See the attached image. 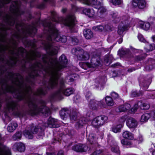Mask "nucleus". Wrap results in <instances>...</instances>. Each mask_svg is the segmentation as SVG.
Wrapping results in <instances>:
<instances>
[{
    "mask_svg": "<svg viewBox=\"0 0 155 155\" xmlns=\"http://www.w3.org/2000/svg\"><path fill=\"white\" fill-rule=\"evenodd\" d=\"M0 83L3 85H5L4 90L3 93H11L15 94L14 97L17 99L18 101H21L25 99V96L21 92L19 91V90H17L15 89L13 91H11L10 88H13V87L12 86H9L7 84V81L5 79L2 78L0 79Z\"/></svg>",
    "mask_w": 155,
    "mask_h": 155,
    "instance_id": "obj_1",
    "label": "nucleus"
},
{
    "mask_svg": "<svg viewBox=\"0 0 155 155\" xmlns=\"http://www.w3.org/2000/svg\"><path fill=\"white\" fill-rule=\"evenodd\" d=\"M46 26L49 27L50 32L55 37L54 39L56 41L62 43H65L67 41L66 36L64 35H59L58 30L54 25H52L51 22L46 23Z\"/></svg>",
    "mask_w": 155,
    "mask_h": 155,
    "instance_id": "obj_2",
    "label": "nucleus"
},
{
    "mask_svg": "<svg viewBox=\"0 0 155 155\" xmlns=\"http://www.w3.org/2000/svg\"><path fill=\"white\" fill-rule=\"evenodd\" d=\"M72 54L77 56L79 60H87L90 58L89 54L84 53L83 50L81 48L77 47L73 48L72 50Z\"/></svg>",
    "mask_w": 155,
    "mask_h": 155,
    "instance_id": "obj_3",
    "label": "nucleus"
},
{
    "mask_svg": "<svg viewBox=\"0 0 155 155\" xmlns=\"http://www.w3.org/2000/svg\"><path fill=\"white\" fill-rule=\"evenodd\" d=\"M6 105L7 109L9 111L13 112L14 115L18 117L21 115V113L18 111L19 105L16 101L12 100L7 101Z\"/></svg>",
    "mask_w": 155,
    "mask_h": 155,
    "instance_id": "obj_4",
    "label": "nucleus"
},
{
    "mask_svg": "<svg viewBox=\"0 0 155 155\" xmlns=\"http://www.w3.org/2000/svg\"><path fill=\"white\" fill-rule=\"evenodd\" d=\"M62 73L60 72H52L51 76L49 79L50 86H48L47 87L48 89H53L58 85V81Z\"/></svg>",
    "mask_w": 155,
    "mask_h": 155,
    "instance_id": "obj_5",
    "label": "nucleus"
},
{
    "mask_svg": "<svg viewBox=\"0 0 155 155\" xmlns=\"http://www.w3.org/2000/svg\"><path fill=\"white\" fill-rule=\"evenodd\" d=\"M76 18L74 16L68 15L65 18L62 19V22L64 26L68 27L72 30L76 25Z\"/></svg>",
    "mask_w": 155,
    "mask_h": 155,
    "instance_id": "obj_6",
    "label": "nucleus"
},
{
    "mask_svg": "<svg viewBox=\"0 0 155 155\" xmlns=\"http://www.w3.org/2000/svg\"><path fill=\"white\" fill-rule=\"evenodd\" d=\"M108 120V117L104 115L96 117L92 121V124L95 128H98L103 125Z\"/></svg>",
    "mask_w": 155,
    "mask_h": 155,
    "instance_id": "obj_7",
    "label": "nucleus"
},
{
    "mask_svg": "<svg viewBox=\"0 0 155 155\" xmlns=\"http://www.w3.org/2000/svg\"><path fill=\"white\" fill-rule=\"evenodd\" d=\"M88 106L92 110H97L98 108H104L107 106L104 100L97 101L94 99H91L89 101Z\"/></svg>",
    "mask_w": 155,
    "mask_h": 155,
    "instance_id": "obj_8",
    "label": "nucleus"
},
{
    "mask_svg": "<svg viewBox=\"0 0 155 155\" xmlns=\"http://www.w3.org/2000/svg\"><path fill=\"white\" fill-rule=\"evenodd\" d=\"M100 59L97 55H93L91 59V63L86 62L84 63L83 65L86 66L89 68H95L101 65Z\"/></svg>",
    "mask_w": 155,
    "mask_h": 155,
    "instance_id": "obj_9",
    "label": "nucleus"
},
{
    "mask_svg": "<svg viewBox=\"0 0 155 155\" xmlns=\"http://www.w3.org/2000/svg\"><path fill=\"white\" fill-rule=\"evenodd\" d=\"M131 4L133 8L144 11L146 8L147 3L145 0H132Z\"/></svg>",
    "mask_w": 155,
    "mask_h": 155,
    "instance_id": "obj_10",
    "label": "nucleus"
},
{
    "mask_svg": "<svg viewBox=\"0 0 155 155\" xmlns=\"http://www.w3.org/2000/svg\"><path fill=\"white\" fill-rule=\"evenodd\" d=\"M19 2L18 0L13 1L10 7V11L11 12L15 13V15L17 16L23 15L25 13L24 11H20L18 7Z\"/></svg>",
    "mask_w": 155,
    "mask_h": 155,
    "instance_id": "obj_11",
    "label": "nucleus"
},
{
    "mask_svg": "<svg viewBox=\"0 0 155 155\" xmlns=\"http://www.w3.org/2000/svg\"><path fill=\"white\" fill-rule=\"evenodd\" d=\"M42 114L46 116H48L50 114V110L48 107L39 106L35 112L32 113V116Z\"/></svg>",
    "mask_w": 155,
    "mask_h": 155,
    "instance_id": "obj_12",
    "label": "nucleus"
},
{
    "mask_svg": "<svg viewBox=\"0 0 155 155\" xmlns=\"http://www.w3.org/2000/svg\"><path fill=\"white\" fill-rule=\"evenodd\" d=\"M44 49L47 53L49 55L53 56L56 55L58 53L57 49L54 48L50 42H48L44 44Z\"/></svg>",
    "mask_w": 155,
    "mask_h": 155,
    "instance_id": "obj_13",
    "label": "nucleus"
},
{
    "mask_svg": "<svg viewBox=\"0 0 155 155\" xmlns=\"http://www.w3.org/2000/svg\"><path fill=\"white\" fill-rule=\"evenodd\" d=\"M72 150L77 152L83 153L88 150V146L85 144L79 143L75 144L72 147Z\"/></svg>",
    "mask_w": 155,
    "mask_h": 155,
    "instance_id": "obj_14",
    "label": "nucleus"
},
{
    "mask_svg": "<svg viewBox=\"0 0 155 155\" xmlns=\"http://www.w3.org/2000/svg\"><path fill=\"white\" fill-rule=\"evenodd\" d=\"M35 97H33L32 98L29 97V100L27 101L28 106L30 110L28 111V114L31 116H32V113L35 112L39 106L36 103H34V101H35Z\"/></svg>",
    "mask_w": 155,
    "mask_h": 155,
    "instance_id": "obj_15",
    "label": "nucleus"
},
{
    "mask_svg": "<svg viewBox=\"0 0 155 155\" xmlns=\"http://www.w3.org/2000/svg\"><path fill=\"white\" fill-rule=\"evenodd\" d=\"M40 20V18H39V21L36 22L35 23H31L32 25H28L30 27L27 29L26 32L27 34L30 37H34L38 31L36 25L38 23Z\"/></svg>",
    "mask_w": 155,
    "mask_h": 155,
    "instance_id": "obj_16",
    "label": "nucleus"
},
{
    "mask_svg": "<svg viewBox=\"0 0 155 155\" xmlns=\"http://www.w3.org/2000/svg\"><path fill=\"white\" fill-rule=\"evenodd\" d=\"M30 127V129L34 134H36L38 133V136H41L44 133L43 128L40 126H34V124L32 123Z\"/></svg>",
    "mask_w": 155,
    "mask_h": 155,
    "instance_id": "obj_17",
    "label": "nucleus"
},
{
    "mask_svg": "<svg viewBox=\"0 0 155 155\" xmlns=\"http://www.w3.org/2000/svg\"><path fill=\"white\" fill-rule=\"evenodd\" d=\"M93 5L95 6L94 7L96 8H98V10L99 11L100 17L101 18L103 17L106 11V9L103 8H100L101 6V3L100 2H98L97 0H93Z\"/></svg>",
    "mask_w": 155,
    "mask_h": 155,
    "instance_id": "obj_18",
    "label": "nucleus"
},
{
    "mask_svg": "<svg viewBox=\"0 0 155 155\" xmlns=\"http://www.w3.org/2000/svg\"><path fill=\"white\" fill-rule=\"evenodd\" d=\"M4 18L5 19L4 20L5 22L8 25L13 26L15 25L17 20L16 18H14L8 14L6 15Z\"/></svg>",
    "mask_w": 155,
    "mask_h": 155,
    "instance_id": "obj_19",
    "label": "nucleus"
},
{
    "mask_svg": "<svg viewBox=\"0 0 155 155\" xmlns=\"http://www.w3.org/2000/svg\"><path fill=\"white\" fill-rule=\"evenodd\" d=\"M47 86L44 87H39L37 90L36 95L38 96H45L48 94V91L51 90L48 89Z\"/></svg>",
    "mask_w": 155,
    "mask_h": 155,
    "instance_id": "obj_20",
    "label": "nucleus"
},
{
    "mask_svg": "<svg viewBox=\"0 0 155 155\" xmlns=\"http://www.w3.org/2000/svg\"><path fill=\"white\" fill-rule=\"evenodd\" d=\"M126 124L127 127L130 128H135L137 125V121L132 117L128 119L126 121Z\"/></svg>",
    "mask_w": 155,
    "mask_h": 155,
    "instance_id": "obj_21",
    "label": "nucleus"
},
{
    "mask_svg": "<svg viewBox=\"0 0 155 155\" xmlns=\"http://www.w3.org/2000/svg\"><path fill=\"white\" fill-rule=\"evenodd\" d=\"M8 76L9 77L10 79H18V77H20V79L22 80L23 79V76L18 73H14L12 72H7Z\"/></svg>",
    "mask_w": 155,
    "mask_h": 155,
    "instance_id": "obj_22",
    "label": "nucleus"
},
{
    "mask_svg": "<svg viewBox=\"0 0 155 155\" xmlns=\"http://www.w3.org/2000/svg\"><path fill=\"white\" fill-rule=\"evenodd\" d=\"M27 52V51L26 49L22 46H20L18 47V51L16 52H15L14 51H12V54H15L17 56L21 55V57H23L24 54Z\"/></svg>",
    "mask_w": 155,
    "mask_h": 155,
    "instance_id": "obj_23",
    "label": "nucleus"
},
{
    "mask_svg": "<svg viewBox=\"0 0 155 155\" xmlns=\"http://www.w3.org/2000/svg\"><path fill=\"white\" fill-rule=\"evenodd\" d=\"M61 89L56 91L54 93L51 94L49 97L51 101H54L56 100L57 98L58 97L60 99L62 98V97L61 94Z\"/></svg>",
    "mask_w": 155,
    "mask_h": 155,
    "instance_id": "obj_24",
    "label": "nucleus"
},
{
    "mask_svg": "<svg viewBox=\"0 0 155 155\" xmlns=\"http://www.w3.org/2000/svg\"><path fill=\"white\" fill-rule=\"evenodd\" d=\"M78 112L76 109H74L70 112L69 117L71 120L75 121L78 118Z\"/></svg>",
    "mask_w": 155,
    "mask_h": 155,
    "instance_id": "obj_25",
    "label": "nucleus"
},
{
    "mask_svg": "<svg viewBox=\"0 0 155 155\" xmlns=\"http://www.w3.org/2000/svg\"><path fill=\"white\" fill-rule=\"evenodd\" d=\"M14 146L15 147L16 150L20 152H23L25 150V144L21 142L15 143Z\"/></svg>",
    "mask_w": 155,
    "mask_h": 155,
    "instance_id": "obj_26",
    "label": "nucleus"
},
{
    "mask_svg": "<svg viewBox=\"0 0 155 155\" xmlns=\"http://www.w3.org/2000/svg\"><path fill=\"white\" fill-rule=\"evenodd\" d=\"M83 13L87 16L89 18H91L93 17L95 12L93 9L89 8H84L82 11Z\"/></svg>",
    "mask_w": 155,
    "mask_h": 155,
    "instance_id": "obj_27",
    "label": "nucleus"
},
{
    "mask_svg": "<svg viewBox=\"0 0 155 155\" xmlns=\"http://www.w3.org/2000/svg\"><path fill=\"white\" fill-rule=\"evenodd\" d=\"M121 143L123 147H126L127 148H130L133 147L132 142L125 139H123L121 140Z\"/></svg>",
    "mask_w": 155,
    "mask_h": 155,
    "instance_id": "obj_28",
    "label": "nucleus"
},
{
    "mask_svg": "<svg viewBox=\"0 0 155 155\" xmlns=\"http://www.w3.org/2000/svg\"><path fill=\"white\" fill-rule=\"evenodd\" d=\"M122 136L125 139H127L130 140H132L134 138L133 134L128 131H126L123 132Z\"/></svg>",
    "mask_w": 155,
    "mask_h": 155,
    "instance_id": "obj_29",
    "label": "nucleus"
},
{
    "mask_svg": "<svg viewBox=\"0 0 155 155\" xmlns=\"http://www.w3.org/2000/svg\"><path fill=\"white\" fill-rule=\"evenodd\" d=\"M68 62V60L66 56L62 54L59 58V64L66 65Z\"/></svg>",
    "mask_w": 155,
    "mask_h": 155,
    "instance_id": "obj_30",
    "label": "nucleus"
},
{
    "mask_svg": "<svg viewBox=\"0 0 155 155\" xmlns=\"http://www.w3.org/2000/svg\"><path fill=\"white\" fill-rule=\"evenodd\" d=\"M74 89L73 87L68 88L66 89L63 90V94L66 96H69L73 94Z\"/></svg>",
    "mask_w": 155,
    "mask_h": 155,
    "instance_id": "obj_31",
    "label": "nucleus"
},
{
    "mask_svg": "<svg viewBox=\"0 0 155 155\" xmlns=\"http://www.w3.org/2000/svg\"><path fill=\"white\" fill-rule=\"evenodd\" d=\"M68 109L67 108H64L62 109L59 111V114L61 118L63 120L66 118L67 116V113H68Z\"/></svg>",
    "mask_w": 155,
    "mask_h": 155,
    "instance_id": "obj_32",
    "label": "nucleus"
},
{
    "mask_svg": "<svg viewBox=\"0 0 155 155\" xmlns=\"http://www.w3.org/2000/svg\"><path fill=\"white\" fill-rule=\"evenodd\" d=\"M18 126V124L16 123H12L9 124L7 127L8 131L11 133L13 132Z\"/></svg>",
    "mask_w": 155,
    "mask_h": 155,
    "instance_id": "obj_33",
    "label": "nucleus"
},
{
    "mask_svg": "<svg viewBox=\"0 0 155 155\" xmlns=\"http://www.w3.org/2000/svg\"><path fill=\"white\" fill-rule=\"evenodd\" d=\"M48 125H51L53 128H57L58 127V125H56V120L50 117L48 120Z\"/></svg>",
    "mask_w": 155,
    "mask_h": 155,
    "instance_id": "obj_34",
    "label": "nucleus"
},
{
    "mask_svg": "<svg viewBox=\"0 0 155 155\" xmlns=\"http://www.w3.org/2000/svg\"><path fill=\"white\" fill-rule=\"evenodd\" d=\"M83 34L85 38L87 39L91 38L93 36V33L90 29L84 31Z\"/></svg>",
    "mask_w": 155,
    "mask_h": 155,
    "instance_id": "obj_35",
    "label": "nucleus"
},
{
    "mask_svg": "<svg viewBox=\"0 0 155 155\" xmlns=\"http://www.w3.org/2000/svg\"><path fill=\"white\" fill-rule=\"evenodd\" d=\"M140 26L142 28L146 30H148L150 27L151 28V25L148 21L140 24Z\"/></svg>",
    "mask_w": 155,
    "mask_h": 155,
    "instance_id": "obj_36",
    "label": "nucleus"
},
{
    "mask_svg": "<svg viewBox=\"0 0 155 155\" xmlns=\"http://www.w3.org/2000/svg\"><path fill=\"white\" fill-rule=\"evenodd\" d=\"M105 101L106 105H107L109 106H111L114 105V102L112 98L110 96H106L105 98Z\"/></svg>",
    "mask_w": 155,
    "mask_h": 155,
    "instance_id": "obj_37",
    "label": "nucleus"
},
{
    "mask_svg": "<svg viewBox=\"0 0 155 155\" xmlns=\"http://www.w3.org/2000/svg\"><path fill=\"white\" fill-rule=\"evenodd\" d=\"M147 54L146 53H144L141 55L136 56L134 58L135 61H139L144 59L147 56Z\"/></svg>",
    "mask_w": 155,
    "mask_h": 155,
    "instance_id": "obj_38",
    "label": "nucleus"
},
{
    "mask_svg": "<svg viewBox=\"0 0 155 155\" xmlns=\"http://www.w3.org/2000/svg\"><path fill=\"white\" fill-rule=\"evenodd\" d=\"M123 126V125L122 124H120L114 126L112 127V130L115 133L120 132Z\"/></svg>",
    "mask_w": 155,
    "mask_h": 155,
    "instance_id": "obj_39",
    "label": "nucleus"
},
{
    "mask_svg": "<svg viewBox=\"0 0 155 155\" xmlns=\"http://www.w3.org/2000/svg\"><path fill=\"white\" fill-rule=\"evenodd\" d=\"M138 101L140 102L141 104L140 105V107L141 109L146 110L150 108V105L149 104L146 103H143L142 101Z\"/></svg>",
    "mask_w": 155,
    "mask_h": 155,
    "instance_id": "obj_40",
    "label": "nucleus"
},
{
    "mask_svg": "<svg viewBox=\"0 0 155 155\" xmlns=\"http://www.w3.org/2000/svg\"><path fill=\"white\" fill-rule=\"evenodd\" d=\"M85 122V120H83V119L81 118L75 124V127L77 129H79L82 128Z\"/></svg>",
    "mask_w": 155,
    "mask_h": 155,
    "instance_id": "obj_41",
    "label": "nucleus"
},
{
    "mask_svg": "<svg viewBox=\"0 0 155 155\" xmlns=\"http://www.w3.org/2000/svg\"><path fill=\"white\" fill-rule=\"evenodd\" d=\"M111 150L112 152L115 153L117 154H120V152L119 147L118 146L117 143H115V144L114 146L111 147Z\"/></svg>",
    "mask_w": 155,
    "mask_h": 155,
    "instance_id": "obj_42",
    "label": "nucleus"
},
{
    "mask_svg": "<svg viewBox=\"0 0 155 155\" xmlns=\"http://www.w3.org/2000/svg\"><path fill=\"white\" fill-rule=\"evenodd\" d=\"M155 49V45L154 44H148L145 47V49L147 52L152 51Z\"/></svg>",
    "mask_w": 155,
    "mask_h": 155,
    "instance_id": "obj_43",
    "label": "nucleus"
},
{
    "mask_svg": "<svg viewBox=\"0 0 155 155\" xmlns=\"http://www.w3.org/2000/svg\"><path fill=\"white\" fill-rule=\"evenodd\" d=\"M150 114L149 113H146L143 114L141 117L140 121L141 122H147L150 117Z\"/></svg>",
    "mask_w": 155,
    "mask_h": 155,
    "instance_id": "obj_44",
    "label": "nucleus"
},
{
    "mask_svg": "<svg viewBox=\"0 0 155 155\" xmlns=\"http://www.w3.org/2000/svg\"><path fill=\"white\" fill-rule=\"evenodd\" d=\"M24 135L29 139H32L33 138V134L30 129V131L28 130H25L24 132Z\"/></svg>",
    "mask_w": 155,
    "mask_h": 155,
    "instance_id": "obj_45",
    "label": "nucleus"
},
{
    "mask_svg": "<svg viewBox=\"0 0 155 155\" xmlns=\"http://www.w3.org/2000/svg\"><path fill=\"white\" fill-rule=\"evenodd\" d=\"M52 20L54 22H58L59 18L58 17L57 13L54 11H52L51 12Z\"/></svg>",
    "mask_w": 155,
    "mask_h": 155,
    "instance_id": "obj_46",
    "label": "nucleus"
},
{
    "mask_svg": "<svg viewBox=\"0 0 155 155\" xmlns=\"http://www.w3.org/2000/svg\"><path fill=\"white\" fill-rule=\"evenodd\" d=\"M33 72L34 74L30 73L28 74L29 77L32 79H35L36 77H39L40 76V74L38 72V71L36 69H34Z\"/></svg>",
    "mask_w": 155,
    "mask_h": 155,
    "instance_id": "obj_47",
    "label": "nucleus"
},
{
    "mask_svg": "<svg viewBox=\"0 0 155 155\" xmlns=\"http://www.w3.org/2000/svg\"><path fill=\"white\" fill-rule=\"evenodd\" d=\"M44 22L42 24L43 26L45 27H47L48 28V31L49 33L50 34V35H49L47 36L46 38V40L49 41H52V36L54 37L53 35H51V33L50 32L49 28L47 26H46V23L48 22Z\"/></svg>",
    "mask_w": 155,
    "mask_h": 155,
    "instance_id": "obj_48",
    "label": "nucleus"
},
{
    "mask_svg": "<svg viewBox=\"0 0 155 155\" xmlns=\"http://www.w3.org/2000/svg\"><path fill=\"white\" fill-rule=\"evenodd\" d=\"M153 60L151 58L149 59L147 62L146 68H148L149 70H151L153 68V65L152 63Z\"/></svg>",
    "mask_w": 155,
    "mask_h": 155,
    "instance_id": "obj_49",
    "label": "nucleus"
},
{
    "mask_svg": "<svg viewBox=\"0 0 155 155\" xmlns=\"http://www.w3.org/2000/svg\"><path fill=\"white\" fill-rule=\"evenodd\" d=\"M147 20L151 25V28L155 27V17L150 16L148 18Z\"/></svg>",
    "mask_w": 155,
    "mask_h": 155,
    "instance_id": "obj_50",
    "label": "nucleus"
},
{
    "mask_svg": "<svg viewBox=\"0 0 155 155\" xmlns=\"http://www.w3.org/2000/svg\"><path fill=\"white\" fill-rule=\"evenodd\" d=\"M21 132L19 131L17 132L12 136L13 139L15 140H18L21 139Z\"/></svg>",
    "mask_w": 155,
    "mask_h": 155,
    "instance_id": "obj_51",
    "label": "nucleus"
},
{
    "mask_svg": "<svg viewBox=\"0 0 155 155\" xmlns=\"http://www.w3.org/2000/svg\"><path fill=\"white\" fill-rule=\"evenodd\" d=\"M93 29L97 31L102 32L104 29V27L101 25L94 26Z\"/></svg>",
    "mask_w": 155,
    "mask_h": 155,
    "instance_id": "obj_52",
    "label": "nucleus"
},
{
    "mask_svg": "<svg viewBox=\"0 0 155 155\" xmlns=\"http://www.w3.org/2000/svg\"><path fill=\"white\" fill-rule=\"evenodd\" d=\"M112 18L113 19V21L115 22H117L120 21L119 18L118 17L117 13V12H113L111 14Z\"/></svg>",
    "mask_w": 155,
    "mask_h": 155,
    "instance_id": "obj_53",
    "label": "nucleus"
},
{
    "mask_svg": "<svg viewBox=\"0 0 155 155\" xmlns=\"http://www.w3.org/2000/svg\"><path fill=\"white\" fill-rule=\"evenodd\" d=\"M70 39L74 45H78L79 42V40L75 36L71 37Z\"/></svg>",
    "mask_w": 155,
    "mask_h": 155,
    "instance_id": "obj_54",
    "label": "nucleus"
},
{
    "mask_svg": "<svg viewBox=\"0 0 155 155\" xmlns=\"http://www.w3.org/2000/svg\"><path fill=\"white\" fill-rule=\"evenodd\" d=\"M66 67V65L59 64V65L57 67L54 72H60L62 69H64Z\"/></svg>",
    "mask_w": 155,
    "mask_h": 155,
    "instance_id": "obj_55",
    "label": "nucleus"
},
{
    "mask_svg": "<svg viewBox=\"0 0 155 155\" xmlns=\"http://www.w3.org/2000/svg\"><path fill=\"white\" fill-rule=\"evenodd\" d=\"M140 102H138L137 104H135L133 107L131 108V110L132 112H136L139 107H140V105L141 104Z\"/></svg>",
    "mask_w": 155,
    "mask_h": 155,
    "instance_id": "obj_56",
    "label": "nucleus"
},
{
    "mask_svg": "<svg viewBox=\"0 0 155 155\" xmlns=\"http://www.w3.org/2000/svg\"><path fill=\"white\" fill-rule=\"evenodd\" d=\"M96 139V137L94 136V134H90L88 138V141L91 144L94 143Z\"/></svg>",
    "mask_w": 155,
    "mask_h": 155,
    "instance_id": "obj_57",
    "label": "nucleus"
},
{
    "mask_svg": "<svg viewBox=\"0 0 155 155\" xmlns=\"http://www.w3.org/2000/svg\"><path fill=\"white\" fill-rule=\"evenodd\" d=\"M141 94L142 93L141 92L138 91H132L131 95L132 97H135L140 96Z\"/></svg>",
    "mask_w": 155,
    "mask_h": 155,
    "instance_id": "obj_58",
    "label": "nucleus"
},
{
    "mask_svg": "<svg viewBox=\"0 0 155 155\" xmlns=\"http://www.w3.org/2000/svg\"><path fill=\"white\" fill-rule=\"evenodd\" d=\"M81 98L80 96L78 94H77L73 97V101L76 103H79L80 102Z\"/></svg>",
    "mask_w": 155,
    "mask_h": 155,
    "instance_id": "obj_59",
    "label": "nucleus"
},
{
    "mask_svg": "<svg viewBox=\"0 0 155 155\" xmlns=\"http://www.w3.org/2000/svg\"><path fill=\"white\" fill-rule=\"evenodd\" d=\"M104 62L106 64H110L112 63V61L110 59V57L108 55L105 56L104 58Z\"/></svg>",
    "mask_w": 155,
    "mask_h": 155,
    "instance_id": "obj_60",
    "label": "nucleus"
},
{
    "mask_svg": "<svg viewBox=\"0 0 155 155\" xmlns=\"http://www.w3.org/2000/svg\"><path fill=\"white\" fill-rule=\"evenodd\" d=\"M137 38L139 41L141 42L145 43L146 42V40L144 38L143 36L141 34H138Z\"/></svg>",
    "mask_w": 155,
    "mask_h": 155,
    "instance_id": "obj_61",
    "label": "nucleus"
},
{
    "mask_svg": "<svg viewBox=\"0 0 155 155\" xmlns=\"http://www.w3.org/2000/svg\"><path fill=\"white\" fill-rule=\"evenodd\" d=\"M110 95L112 99L113 98L114 100L118 99L119 98L118 94L114 91L112 92L110 94Z\"/></svg>",
    "mask_w": 155,
    "mask_h": 155,
    "instance_id": "obj_62",
    "label": "nucleus"
},
{
    "mask_svg": "<svg viewBox=\"0 0 155 155\" xmlns=\"http://www.w3.org/2000/svg\"><path fill=\"white\" fill-rule=\"evenodd\" d=\"M110 2L114 5H119L121 4V0H110Z\"/></svg>",
    "mask_w": 155,
    "mask_h": 155,
    "instance_id": "obj_63",
    "label": "nucleus"
},
{
    "mask_svg": "<svg viewBox=\"0 0 155 155\" xmlns=\"http://www.w3.org/2000/svg\"><path fill=\"white\" fill-rule=\"evenodd\" d=\"M120 56H123L129 54V51L127 50H122L119 53Z\"/></svg>",
    "mask_w": 155,
    "mask_h": 155,
    "instance_id": "obj_64",
    "label": "nucleus"
}]
</instances>
